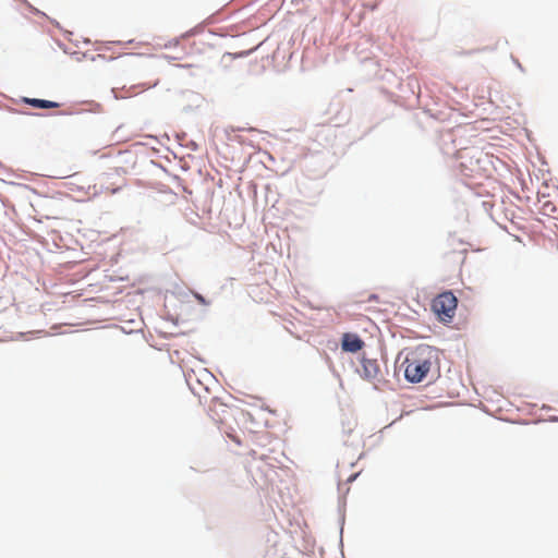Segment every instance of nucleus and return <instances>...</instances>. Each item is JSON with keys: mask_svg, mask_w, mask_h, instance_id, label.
<instances>
[{"mask_svg": "<svg viewBox=\"0 0 558 558\" xmlns=\"http://www.w3.org/2000/svg\"><path fill=\"white\" fill-rule=\"evenodd\" d=\"M458 306V299L451 291L438 294L432 302V310L442 323H451Z\"/></svg>", "mask_w": 558, "mask_h": 558, "instance_id": "f03ea898", "label": "nucleus"}, {"mask_svg": "<svg viewBox=\"0 0 558 558\" xmlns=\"http://www.w3.org/2000/svg\"><path fill=\"white\" fill-rule=\"evenodd\" d=\"M364 347V341L354 333H344L342 337L341 348L345 352L355 353Z\"/></svg>", "mask_w": 558, "mask_h": 558, "instance_id": "423d86ee", "label": "nucleus"}, {"mask_svg": "<svg viewBox=\"0 0 558 558\" xmlns=\"http://www.w3.org/2000/svg\"><path fill=\"white\" fill-rule=\"evenodd\" d=\"M23 102L31 105L35 108L52 109L58 108L60 105L54 101L37 99V98H23Z\"/></svg>", "mask_w": 558, "mask_h": 558, "instance_id": "0eeeda50", "label": "nucleus"}, {"mask_svg": "<svg viewBox=\"0 0 558 558\" xmlns=\"http://www.w3.org/2000/svg\"><path fill=\"white\" fill-rule=\"evenodd\" d=\"M119 189L111 190V193H116Z\"/></svg>", "mask_w": 558, "mask_h": 558, "instance_id": "6e6552de", "label": "nucleus"}, {"mask_svg": "<svg viewBox=\"0 0 558 558\" xmlns=\"http://www.w3.org/2000/svg\"><path fill=\"white\" fill-rule=\"evenodd\" d=\"M360 375L367 381L377 385L383 379L381 369L379 363L375 359L363 357L361 360Z\"/></svg>", "mask_w": 558, "mask_h": 558, "instance_id": "39448f33", "label": "nucleus"}, {"mask_svg": "<svg viewBox=\"0 0 558 558\" xmlns=\"http://www.w3.org/2000/svg\"><path fill=\"white\" fill-rule=\"evenodd\" d=\"M186 381L192 391L201 396L202 391L209 392V385L215 383V377L207 369H203L199 374L190 373Z\"/></svg>", "mask_w": 558, "mask_h": 558, "instance_id": "20e7f679", "label": "nucleus"}, {"mask_svg": "<svg viewBox=\"0 0 558 558\" xmlns=\"http://www.w3.org/2000/svg\"><path fill=\"white\" fill-rule=\"evenodd\" d=\"M64 186L78 198H90L98 194L96 184L87 175L78 173L68 177Z\"/></svg>", "mask_w": 558, "mask_h": 558, "instance_id": "7ed1b4c3", "label": "nucleus"}, {"mask_svg": "<svg viewBox=\"0 0 558 558\" xmlns=\"http://www.w3.org/2000/svg\"><path fill=\"white\" fill-rule=\"evenodd\" d=\"M437 352L429 345H420L408 354L404 365V376L410 383L423 381L435 366Z\"/></svg>", "mask_w": 558, "mask_h": 558, "instance_id": "f257e3e1", "label": "nucleus"}]
</instances>
